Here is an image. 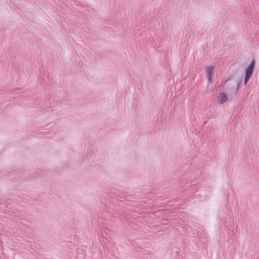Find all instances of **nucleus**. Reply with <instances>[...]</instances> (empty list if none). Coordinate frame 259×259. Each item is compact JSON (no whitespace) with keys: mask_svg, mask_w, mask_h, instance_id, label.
Returning <instances> with one entry per match:
<instances>
[{"mask_svg":"<svg viewBox=\"0 0 259 259\" xmlns=\"http://www.w3.org/2000/svg\"><path fill=\"white\" fill-rule=\"evenodd\" d=\"M239 86L238 84H236V87L235 89V93H236L237 91L239 90Z\"/></svg>","mask_w":259,"mask_h":259,"instance_id":"20e7f679","label":"nucleus"},{"mask_svg":"<svg viewBox=\"0 0 259 259\" xmlns=\"http://www.w3.org/2000/svg\"><path fill=\"white\" fill-rule=\"evenodd\" d=\"M254 67V61L252 60L245 71V76L244 79L245 84H247L249 79L251 76Z\"/></svg>","mask_w":259,"mask_h":259,"instance_id":"f257e3e1","label":"nucleus"},{"mask_svg":"<svg viewBox=\"0 0 259 259\" xmlns=\"http://www.w3.org/2000/svg\"><path fill=\"white\" fill-rule=\"evenodd\" d=\"M215 67L214 66L209 65L206 67V72L207 75V79L209 82L211 81L212 76Z\"/></svg>","mask_w":259,"mask_h":259,"instance_id":"f03ea898","label":"nucleus"},{"mask_svg":"<svg viewBox=\"0 0 259 259\" xmlns=\"http://www.w3.org/2000/svg\"><path fill=\"white\" fill-rule=\"evenodd\" d=\"M228 99L227 95L225 93H221L218 97V100L221 104L226 102Z\"/></svg>","mask_w":259,"mask_h":259,"instance_id":"7ed1b4c3","label":"nucleus"}]
</instances>
